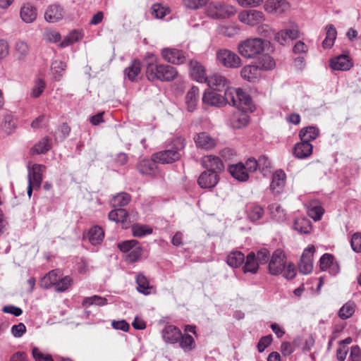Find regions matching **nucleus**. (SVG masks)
Here are the masks:
<instances>
[{
	"label": "nucleus",
	"mask_w": 361,
	"mask_h": 361,
	"mask_svg": "<svg viewBox=\"0 0 361 361\" xmlns=\"http://www.w3.org/2000/svg\"><path fill=\"white\" fill-rule=\"evenodd\" d=\"M20 15L25 23H30L36 20L37 12L35 6L30 4H26L20 8Z\"/></svg>",
	"instance_id": "nucleus-28"
},
{
	"label": "nucleus",
	"mask_w": 361,
	"mask_h": 361,
	"mask_svg": "<svg viewBox=\"0 0 361 361\" xmlns=\"http://www.w3.org/2000/svg\"><path fill=\"white\" fill-rule=\"evenodd\" d=\"M63 8L59 4H52L48 7L44 13V18L49 23H55L63 17Z\"/></svg>",
	"instance_id": "nucleus-23"
},
{
	"label": "nucleus",
	"mask_w": 361,
	"mask_h": 361,
	"mask_svg": "<svg viewBox=\"0 0 361 361\" xmlns=\"http://www.w3.org/2000/svg\"><path fill=\"white\" fill-rule=\"evenodd\" d=\"M109 219L116 223H125L128 216V212L125 209L115 208L109 213Z\"/></svg>",
	"instance_id": "nucleus-39"
},
{
	"label": "nucleus",
	"mask_w": 361,
	"mask_h": 361,
	"mask_svg": "<svg viewBox=\"0 0 361 361\" xmlns=\"http://www.w3.org/2000/svg\"><path fill=\"white\" fill-rule=\"evenodd\" d=\"M207 82L209 87L218 92H225L226 87H229L228 86V80L224 76L218 73H214L209 76Z\"/></svg>",
	"instance_id": "nucleus-19"
},
{
	"label": "nucleus",
	"mask_w": 361,
	"mask_h": 361,
	"mask_svg": "<svg viewBox=\"0 0 361 361\" xmlns=\"http://www.w3.org/2000/svg\"><path fill=\"white\" fill-rule=\"evenodd\" d=\"M104 233L99 226H94L90 228L88 233L89 241L92 245L100 244L103 240Z\"/></svg>",
	"instance_id": "nucleus-36"
},
{
	"label": "nucleus",
	"mask_w": 361,
	"mask_h": 361,
	"mask_svg": "<svg viewBox=\"0 0 361 361\" xmlns=\"http://www.w3.org/2000/svg\"><path fill=\"white\" fill-rule=\"evenodd\" d=\"M334 261V257L331 254L325 253L319 259V267L321 270H327Z\"/></svg>",
	"instance_id": "nucleus-57"
},
{
	"label": "nucleus",
	"mask_w": 361,
	"mask_h": 361,
	"mask_svg": "<svg viewBox=\"0 0 361 361\" xmlns=\"http://www.w3.org/2000/svg\"><path fill=\"white\" fill-rule=\"evenodd\" d=\"M149 61L146 65L145 75L151 82L161 81L170 82L175 80L178 75L177 69L168 64H161L157 62L153 54L148 55Z\"/></svg>",
	"instance_id": "nucleus-1"
},
{
	"label": "nucleus",
	"mask_w": 361,
	"mask_h": 361,
	"mask_svg": "<svg viewBox=\"0 0 361 361\" xmlns=\"http://www.w3.org/2000/svg\"><path fill=\"white\" fill-rule=\"evenodd\" d=\"M185 139L183 137H175L169 149L157 152L152 158L161 164H171L180 159L185 147Z\"/></svg>",
	"instance_id": "nucleus-2"
},
{
	"label": "nucleus",
	"mask_w": 361,
	"mask_h": 361,
	"mask_svg": "<svg viewBox=\"0 0 361 361\" xmlns=\"http://www.w3.org/2000/svg\"><path fill=\"white\" fill-rule=\"evenodd\" d=\"M157 161L152 157L151 159H143L138 162L137 169L139 172L144 175L154 176L157 173Z\"/></svg>",
	"instance_id": "nucleus-24"
},
{
	"label": "nucleus",
	"mask_w": 361,
	"mask_h": 361,
	"mask_svg": "<svg viewBox=\"0 0 361 361\" xmlns=\"http://www.w3.org/2000/svg\"><path fill=\"white\" fill-rule=\"evenodd\" d=\"M207 1L208 0H183L184 6L190 9H197L204 6Z\"/></svg>",
	"instance_id": "nucleus-61"
},
{
	"label": "nucleus",
	"mask_w": 361,
	"mask_h": 361,
	"mask_svg": "<svg viewBox=\"0 0 361 361\" xmlns=\"http://www.w3.org/2000/svg\"><path fill=\"white\" fill-rule=\"evenodd\" d=\"M245 261L244 255L240 251L231 252L227 257V264L233 268L238 267Z\"/></svg>",
	"instance_id": "nucleus-41"
},
{
	"label": "nucleus",
	"mask_w": 361,
	"mask_h": 361,
	"mask_svg": "<svg viewBox=\"0 0 361 361\" xmlns=\"http://www.w3.org/2000/svg\"><path fill=\"white\" fill-rule=\"evenodd\" d=\"M46 87V83L42 79H37L31 91V96L34 98L39 97L44 92Z\"/></svg>",
	"instance_id": "nucleus-55"
},
{
	"label": "nucleus",
	"mask_w": 361,
	"mask_h": 361,
	"mask_svg": "<svg viewBox=\"0 0 361 361\" xmlns=\"http://www.w3.org/2000/svg\"><path fill=\"white\" fill-rule=\"evenodd\" d=\"M323 214L324 209L321 206H314L308 210V215L314 221L320 220Z\"/></svg>",
	"instance_id": "nucleus-60"
},
{
	"label": "nucleus",
	"mask_w": 361,
	"mask_h": 361,
	"mask_svg": "<svg viewBox=\"0 0 361 361\" xmlns=\"http://www.w3.org/2000/svg\"><path fill=\"white\" fill-rule=\"evenodd\" d=\"M286 267V256L281 250H275L269 262V273L273 276H277L285 269Z\"/></svg>",
	"instance_id": "nucleus-8"
},
{
	"label": "nucleus",
	"mask_w": 361,
	"mask_h": 361,
	"mask_svg": "<svg viewBox=\"0 0 361 361\" xmlns=\"http://www.w3.org/2000/svg\"><path fill=\"white\" fill-rule=\"evenodd\" d=\"M351 247L352 249L356 252H361V233H355L353 234L351 239Z\"/></svg>",
	"instance_id": "nucleus-64"
},
{
	"label": "nucleus",
	"mask_w": 361,
	"mask_h": 361,
	"mask_svg": "<svg viewBox=\"0 0 361 361\" xmlns=\"http://www.w3.org/2000/svg\"><path fill=\"white\" fill-rule=\"evenodd\" d=\"M137 290L145 295L155 293V289L149 284L148 279L142 273H138L135 277Z\"/></svg>",
	"instance_id": "nucleus-22"
},
{
	"label": "nucleus",
	"mask_w": 361,
	"mask_h": 361,
	"mask_svg": "<svg viewBox=\"0 0 361 361\" xmlns=\"http://www.w3.org/2000/svg\"><path fill=\"white\" fill-rule=\"evenodd\" d=\"M225 105L228 104L245 111L250 108L251 97L240 88L226 87L224 92Z\"/></svg>",
	"instance_id": "nucleus-3"
},
{
	"label": "nucleus",
	"mask_w": 361,
	"mask_h": 361,
	"mask_svg": "<svg viewBox=\"0 0 361 361\" xmlns=\"http://www.w3.org/2000/svg\"><path fill=\"white\" fill-rule=\"evenodd\" d=\"M235 13L234 7L220 3H212L207 8V14L214 19L229 18Z\"/></svg>",
	"instance_id": "nucleus-6"
},
{
	"label": "nucleus",
	"mask_w": 361,
	"mask_h": 361,
	"mask_svg": "<svg viewBox=\"0 0 361 361\" xmlns=\"http://www.w3.org/2000/svg\"><path fill=\"white\" fill-rule=\"evenodd\" d=\"M355 312V306L353 302L345 303L338 311V316L341 319L350 318Z\"/></svg>",
	"instance_id": "nucleus-50"
},
{
	"label": "nucleus",
	"mask_w": 361,
	"mask_h": 361,
	"mask_svg": "<svg viewBox=\"0 0 361 361\" xmlns=\"http://www.w3.org/2000/svg\"><path fill=\"white\" fill-rule=\"evenodd\" d=\"M161 56L164 61L174 65L183 64L188 58V54L183 50L171 47L162 49Z\"/></svg>",
	"instance_id": "nucleus-5"
},
{
	"label": "nucleus",
	"mask_w": 361,
	"mask_h": 361,
	"mask_svg": "<svg viewBox=\"0 0 361 361\" xmlns=\"http://www.w3.org/2000/svg\"><path fill=\"white\" fill-rule=\"evenodd\" d=\"M131 230L133 236L137 238H142L146 235L151 234L153 231L151 227L140 224L133 225Z\"/></svg>",
	"instance_id": "nucleus-46"
},
{
	"label": "nucleus",
	"mask_w": 361,
	"mask_h": 361,
	"mask_svg": "<svg viewBox=\"0 0 361 361\" xmlns=\"http://www.w3.org/2000/svg\"><path fill=\"white\" fill-rule=\"evenodd\" d=\"M265 9L268 12H281L289 7L286 0H269L265 4Z\"/></svg>",
	"instance_id": "nucleus-35"
},
{
	"label": "nucleus",
	"mask_w": 361,
	"mask_h": 361,
	"mask_svg": "<svg viewBox=\"0 0 361 361\" xmlns=\"http://www.w3.org/2000/svg\"><path fill=\"white\" fill-rule=\"evenodd\" d=\"M315 248L313 245L308 246L304 250L300 260L298 263V269L302 274H309L313 270L312 257Z\"/></svg>",
	"instance_id": "nucleus-9"
},
{
	"label": "nucleus",
	"mask_w": 361,
	"mask_h": 361,
	"mask_svg": "<svg viewBox=\"0 0 361 361\" xmlns=\"http://www.w3.org/2000/svg\"><path fill=\"white\" fill-rule=\"evenodd\" d=\"M138 245L135 240H124L118 244V247L121 252H129L133 248Z\"/></svg>",
	"instance_id": "nucleus-58"
},
{
	"label": "nucleus",
	"mask_w": 361,
	"mask_h": 361,
	"mask_svg": "<svg viewBox=\"0 0 361 361\" xmlns=\"http://www.w3.org/2000/svg\"><path fill=\"white\" fill-rule=\"evenodd\" d=\"M286 175L281 169L276 170L272 175L271 182L269 186L270 190L274 195L281 193L285 188Z\"/></svg>",
	"instance_id": "nucleus-13"
},
{
	"label": "nucleus",
	"mask_w": 361,
	"mask_h": 361,
	"mask_svg": "<svg viewBox=\"0 0 361 361\" xmlns=\"http://www.w3.org/2000/svg\"><path fill=\"white\" fill-rule=\"evenodd\" d=\"M32 355L35 361H54L51 355L44 353L37 347L32 348Z\"/></svg>",
	"instance_id": "nucleus-54"
},
{
	"label": "nucleus",
	"mask_w": 361,
	"mask_h": 361,
	"mask_svg": "<svg viewBox=\"0 0 361 361\" xmlns=\"http://www.w3.org/2000/svg\"><path fill=\"white\" fill-rule=\"evenodd\" d=\"M1 129L7 134H11L16 128V119L11 112L6 111L2 115Z\"/></svg>",
	"instance_id": "nucleus-27"
},
{
	"label": "nucleus",
	"mask_w": 361,
	"mask_h": 361,
	"mask_svg": "<svg viewBox=\"0 0 361 361\" xmlns=\"http://www.w3.org/2000/svg\"><path fill=\"white\" fill-rule=\"evenodd\" d=\"M141 63L139 60H133L124 70V75L129 80L136 81L141 72Z\"/></svg>",
	"instance_id": "nucleus-29"
},
{
	"label": "nucleus",
	"mask_w": 361,
	"mask_h": 361,
	"mask_svg": "<svg viewBox=\"0 0 361 361\" xmlns=\"http://www.w3.org/2000/svg\"><path fill=\"white\" fill-rule=\"evenodd\" d=\"M238 18L242 23L251 26L260 24L265 20L264 13L257 10L243 11L239 14Z\"/></svg>",
	"instance_id": "nucleus-10"
},
{
	"label": "nucleus",
	"mask_w": 361,
	"mask_h": 361,
	"mask_svg": "<svg viewBox=\"0 0 361 361\" xmlns=\"http://www.w3.org/2000/svg\"><path fill=\"white\" fill-rule=\"evenodd\" d=\"M245 273L256 274L259 269V264L256 261L255 253L251 252L247 255L245 265L243 266Z\"/></svg>",
	"instance_id": "nucleus-38"
},
{
	"label": "nucleus",
	"mask_w": 361,
	"mask_h": 361,
	"mask_svg": "<svg viewBox=\"0 0 361 361\" xmlns=\"http://www.w3.org/2000/svg\"><path fill=\"white\" fill-rule=\"evenodd\" d=\"M60 276L61 271L59 269L51 270L41 279L39 285L44 289H49L51 286L55 287Z\"/></svg>",
	"instance_id": "nucleus-25"
},
{
	"label": "nucleus",
	"mask_w": 361,
	"mask_h": 361,
	"mask_svg": "<svg viewBox=\"0 0 361 361\" xmlns=\"http://www.w3.org/2000/svg\"><path fill=\"white\" fill-rule=\"evenodd\" d=\"M272 336H262L257 343V348L259 353H262L271 343Z\"/></svg>",
	"instance_id": "nucleus-63"
},
{
	"label": "nucleus",
	"mask_w": 361,
	"mask_h": 361,
	"mask_svg": "<svg viewBox=\"0 0 361 361\" xmlns=\"http://www.w3.org/2000/svg\"><path fill=\"white\" fill-rule=\"evenodd\" d=\"M168 13L169 8L160 4H155L151 8V13L156 18H163Z\"/></svg>",
	"instance_id": "nucleus-51"
},
{
	"label": "nucleus",
	"mask_w": 361,
	"mask_h": 361,
	"mask_svg": "<svg viewBox=\"0 0 361 361\" xmlns=\"http://www.w3.org/2000/svg\"><path fill=\"white\" fill-rule=\"evenodd\" d=\"M131 201V196L127 192H119L113 196L111 205L114 208H119L128 205Z\"/></svg>",
	"instance_id": "nucleus-32"
},
{
	"label": "nucleus",
	"mask_w": 361,
	"mask_h": 361,
	"mask_svg": "<svg viewBox=\"0 0 361 361\" xmlns=\"http://www.w3.org/2000/svg\"><path fill=\"white\" fill-rule=\"evenodd\" d=\"M219 175L214 172L204 171L201 173L197 183L200 188L204 189H212L214 188L219 183Z\"/></svg>",
	"instance_id": "nucleus-14"
},
{
	"label": "nucleus",
	"mask_w": 361,
	"mask_h": 361,
	"mask_svg": "<svg viewBox=\"0 0 361 361\" xmlns=\"http://www.w3.org/2000/svg\"><path fill=\"white\" fill-rule=\"evenodd\" d=\"M256 66L259 67V70L269 71L273 69L275 67L276 63L275 61L271 56L264 54L259 58L258 65Z\"/></svg>",
	"instance_id": "nucleus-44"
},
{
	"label": "nucleus",
	"mask_w": 361,
	"mask_h": 361,
	"mask_svg": "<svg viewBox=\"0 0 361 361\" xmlns=\"http://www.w3.org/2000/svg\"><path fill=\"white\" fill-rule=\"evenodd\" d=\"M313 152V146L310 142L300 141L294 145L293 155L300 159H305L310 157Z\"/></svg>",
	"instance_id": "nucleus-18"
},
{
	"label": "nucleus",
	"mask_w": 361,
	"mask_h": 361,
	"mask_svg": "<svg viewBox=\"0 0 361 361\" xmlns=\"http://www.w3.org/2000/svg\"><path fill=\"white\" fill-rule=\"evenodd\" d=\"M330 67L333 70L345 71H348L353 66V63L347 55H340L331 59L329 63Z\"/></svg>",
	"instance_id": "nucleus-20"
},
{
	"label": "nucleus",
	"mask_w": 361,
	"mask_h": 361,
	"mask_svg": "<svg viewBox=\"0 0 361 361\" xmlns=\"http://www.w3.org/2000/svg\"><path fill=\"white\" fill-rule=\"evenodd\" d=\"M178 342L179 343V346L185 352H190L195 347L193 337L188 334H181V337Z\"/></svg>",
	"instance_id": "nucleus-42"
},
{
	"label": "nucleus",
	"mask_w": 361,
	"mask_h": 361,
	"mask_svg": "<svg viewBox=\"0 0 361 361\" xmlns=\"http://www.w3.org/2000/svg\"><path fill=\"white\" fill-rule=\"evenodd\" d=\"M191 76L199 82H207L209 77H207L204 67L198 61L191 60L189 63Z\"/></svg>",
	"instance_id": "nucleus-17"
},
{
	"label": "nucleus",
	"mask_w": 361,
	"mask_h": 361,
	"mask_svg": "<svg viewBox=\"0 0 361 361\" xmlns=\"http://www.w3.org/2000/svg\"><path fill=\"white\" fill-rule=\"evenodd\" d=\"M272 217L277 221L286 220V214L284 209L278 204H272L269 206Z\"/></svg>",
	"instance_id": "nucleus-49"
},
{
	"label": "nucleus",
	"mask_w": 361,
	"mask_h": 361,
	"mask_svg": "<svg viewBox=\"0 0 361 361\" xmlns=\"http://www.w3.org/2000/svg\"><path fill=\"white\" fill-rule=\"evenodd\" d=\"M348 361H361V348L359 345L351 346Z\"/></svg>",
	"instance_id": "nucleus-62"
},
{
	"label": "nucleus",
	"mask_w": 361,
	"mask_h": 361,
	"mask_svg": "<svg viewBox=\"0 0 361 361\" xmlns=\"http://www.w3.org/2000/svg\"><path fill=\"white\" fill-rule=\"evenodd\" d=\"M258 264H265L270 260V252L267 248H262L255 254Z\"/></svg>",
	"instance_id": "nucleus-53"
},
{
	"label": "nucleus",
	"mask_w": 361,
	"mask_h": 361,
	"mask_svg": "<svg viewBox=\"0 0 361 361\" xmlns=\"http://www.w3.org/2000/svg\"><path fill=\"white\" fill-rule=\"evenodd\" d=\"M44 169L45 166L42 164H35L32 167L28 166V183L33 184L36 190L41 188Z\"/></svg>",
	"instance_id": "nucleus-11"
},
{
	"label": "nucleus",
	"mask_w": 361,
	"mask_h": 361,
	"mask_svg": "<svg viewBox=\"0 0 361 361\" xmlns=\"http://www.w3.org/2000/svg\"><path fill=\"white\" fill-rule=\"evenodd\" d=\"M29 54L30 48L25 42L21 40L16 42L15 44V54L19 61H25Z\"/></svg>",
	"instance_id": "nucleus-37"
},
{
	"label": "nucleus",
	"mask_w": 361,
	"mask_h": 361,
	"mask_svg": "<svg viewBox=\"0 0 361 361\" xmlns=\"http://www.w3.org/2000/svg\"><path fill=\"white\" fill-rule=\"evenodd\" d=\"M219 62L226 68H237L242 64L240 58L233 51L227 49H219L216 52Z\"/></svg>",
	"instance_id": "nucleus-7"
},
{
	"label": "nucleus",
	"mask_w": 361,
	"mask_h": 361,
	"mask_svg": "<svg viewBox=\"0 0 361 361\" xmlns=\"http://www.w3.org/2000/svg\"><path fill=\"white\" fill-rule=\"evenodd\" d=\"M107 304V299L99 295H93L92 297L85 298L82 305L85 307H87L92 305H97L98 306H104Z\"/></svg>",
	"instance_id": "nucleus-48"
},
{
	"label": "nucleus",
	"mask_w": 361,
	"mask_h": 361,
	"mask_svg": "<svg viewBox=\"0 0 361 361\" xmlns=\"http://www.w3.org/2000/svg\"><path fill=\"white\" fill-rule=\"evenodd\" d=\"M228 171L231 175L238 180L245 181L248 179V173L245 169L244 164L242 163L231 165Z\"/></svg>",
	"instance_id": "nucleus-30"
},
{
	"label": "nucleus",
	"mask_w": 361,
	"mask_h": 361,
	"mask_svg": "<svg viewBox=\"0 0 361 361\" xmlns=\"http://www.w3.org/2000/svg\"><path fill=\"white\" fill-rule=\"evenodd\" d=\"M257 169L262 173L267 171V170L271 168V161H269L268 157L264 155L260 156L259 159L257 160Z\"/></svg>",
	"instance_id": "nucleus-59"
},
{
	"label": "nucleus",
	"mask_w": 361,
	"mask_h": 361,
	"mask_svg": "<svg viewBox=\"0 0 361 361\" xmlns=\"http://www.w3.org/2000/svg\"><path fill=\"white\" fill-rule=\"evenodd\" d=\"M181 331L173 325H168L162 331V337L165 342L174 344L181 337Z\"/></svg>",
	"instance_id": "nucleus-21"
},
{
	"label": "nucleus",
	"mask_w": 361,
	"mask_h": 361,
	"mask_svg": "<svg viewBox=\"0 0 361 361\" xmlns=\"http://www.w3.org/2000/svg\"><path fill=\"white\" fill-rule=\"evenodd\" d=\"M72 279L70 276H66L62 279H59L54 287L57 292H63L66 290L71 285Z\"/></svg>",
	"instance_id": "nucleus-52"
},
{
	"label": "nucleus",
	"mask_w": 361,
	"mask_h": 361,
	"mask_svg": "<svg viewBox=\"0 0 361 361\" xmlns=\"http://www.w3.org/2000/svg\"><path fill=\"white\" fill-rule=\"evenodd\" d=\"M202 165L207 171L214 172L216 174L224 169V165L221 159L216 156L207 155L202 159Z\"/></svg>",
	"instance_id": "nucleus-12"
},
{
	"label": "nucleus",
	"mask_w": 361,
	"mask_h": 361,
	"mask_svg": "<svg viewBox=\"0 0 361 361\" xmlns=\"http://www.w3.org/2000/svg\"><path fill=\"white\" fill-rule=\"evenodd\" d=\"M319 134L318 128L315 126H308L303 128L299 133V137L303 142H310L314 140Z\"/></svg>",
	"instance_id": "nucleus-31"
},
{
	"label": "nucleus",
	"mask_w": 361,
	"mask_h": 361,
	"mask_svg": "<svg viewBox=\"0 0 361 361\" xmlns=\"http://www.w3.org/2000/svg\"><path fill=\"white\" fill-rule=\"evenodd\" d=\"M326 37L322 42V47L324 49H329L334 44V41L336 38L337 32L336 28L331 24L328 25L326 27Z\"/></svg>",
	"instance_id": "nucleus-40"
},
{
	"label": "nucleus",
	"mask_w": 361,
	"mask_h": 361,
	"mask_svg": "<svg viewBox=\"0 0 361 361\" xmlns=\"http://www.w3.org/2000/svg\"><path fill=\"white\" fill-rule=\"evenodd\" d=\"M193 139L197 147L203 149L209 150L216 145V140L206 132L196 134Z\"/></svg>",
	"instance_id": "nucleus-16"
},
{
	"label": "nucleus",
	"mask_w": 361,
	"mask_h": 361,
	"mask_svg": "<svg viewBox=\"0 0 361 361\" xmlns=\"http://www.w3.org/2000/svg\"><path fill=\"white\" fill-rule=\"evenodd\" d=\"M249 116L243 112L235 114L232 119V125L235 128H240L247 125Z\"/></svg>",
	"instance_id": "nucleus-47"
},
{
	"label": "nucleus",
	"mask_w": 361,
	"mask_h": 361,
	"mask_svg": "<svg viewBox=\"0 0 361 361\" xmlns=\"http://www.w3.org/2000/svg\"><path fill=\"white\" fill-rule=\"evenodd\" d=\"M264 214V208L258 204L253 203L247 207V218L252 222L261 219Z\"/></svg>",
	"instance_id": "nucleus-34"
},
{
	"label": "nucleus",
	"mask_w": 361,
	"mask_h": 361,
	"mask_svg": "<svg viewBox=\"0 0 361 361\" xmlns=\"http://www.w3.org/2000/svg\"><path fill=\"white\" fill-rule=\"evenodd\" d=\"M202 102L205 104L217 107L225 105L224 95H221L215 90H206L203 94Z\"/></svg>",
	"instance_id": "nucleus-15"
},
{
	"label": "nucleus",
	"mask_w": 361,
	"mask_h": 361,
	"mask_svg": "<svg viewBox=\"0 0 361 361\" xmlns=\"http://www.w3.org/2000/svg\"><path fill=\"white\" fill-rule=\"evenodd\" d=\"M51 148V140L47 137L42 138L32 147V150L34 154H44Z\"/></svg>",
	"instance_id": "nucleus-45"
},
{
	"label": "nucleus",
	"mask_w": 361,
	"mask_h": 361,
	"mask_svg": "<svg viewBox=\"0 0 361 361\" xmlns=\"http://www.w3.org/2000/svg\"><path fill=\"white\" fill-rule=\"evenodd\" d=\"M259 67L255 65H247L244 66L240 71L241 77L248 81L253 82L257 78Z\"/></svg>",
	"instance_id": "nucleus-33"
},
{
	"label": "nucleus",
	"mask_w": 361,
	"mask_h": 361,
	"mask_svg": "<svg viewBox=\"0 0 361 361\" xmlns=\"http://www.w3.org/2000/svg\"><path fill=\"white\" fill-rule=\"evenodd\" d=\"M200 92L197 87H192L186 94L185 104L187 109L190 112H192L197 107V102L199 100Z\"/></svg>",
	"instance_id": "nucleus-26"
},
{
	"label": "nucleus",
	"mask_w": 361,
	"mask_h": 361,
	"mask_svg": "<svg viewBox=\"0 0 361 361\" xmlns=\"http://www.w3.org/2000/svg\"><path fill=\"white\" fill-rule=\"evenodd\" d=\"M293 228L300 233H309L312 229L311 223L305 218L298 219L294 221Z\"/></svg>",
	"instance_id": "nucleus-43"
},
{
	"label": "nucleus",
	"mask_w": 361,
	"mask_h": 361,
	"mask_svg": "<svg viewBox=\"0 0 361 361\" xmlns=\"http://www.w3.org/2000/svg\"><path fill=\"white\" fill-rule=\"evenodd\" d=\"M141 255L142 249L140 248V247L136 245L126 256V261L129 264L134 263L138 260Z\"/></svg>",
	"instance_id": "nucleus-56"
},
{
	"label": "nucleus",
	"mask_w": 361,
	"mask_h": 361,
	"mask_svg": "<svg viewBox=\"0 0 361 361\" xmlns=\"http://www.w3.org/2000/svg\"><path fill=\"white\" fill-rule=\"evenodd\" d=\"M238 50L245 58H255L264 50V42L260 38H250L240 43Z\"/></svg>",
	"instance_id": "nucleus-4"
}]
</instances>
